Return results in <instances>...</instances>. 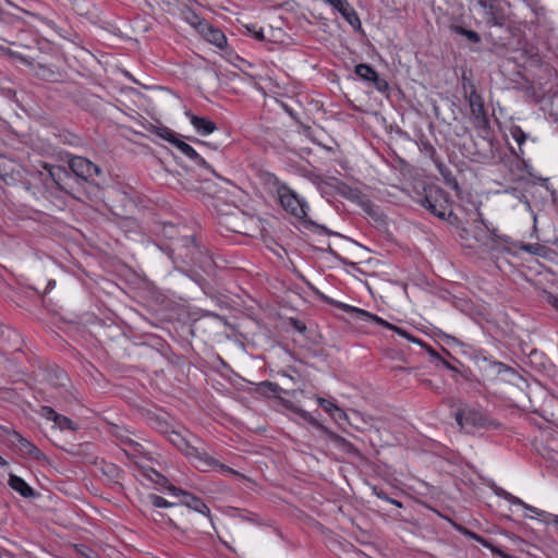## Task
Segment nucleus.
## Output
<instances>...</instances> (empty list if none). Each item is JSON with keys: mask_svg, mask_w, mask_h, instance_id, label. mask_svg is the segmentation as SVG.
Listing matches in <instances>:
<instances>
[{"mask_svg": "<svg viewBox=\"0 0 558 558\" xmlns=\"http://www.w3.org/2000/svg\"><path fill=\"white\" fill-rule=\"evenodd\" d=\"M169 440L185 456L196 468L204 470L210 466L213 460L208 457L205 450L194 444L191 439L181 436L179 433L172 432Z\"/></svg>", "mask_w": 558, "mask_h": 558, "instance_id": "1", "label": "nucleus"}, {"mask_svg": "<svg viewBox=\"0 0 558 558\" xmlns=\"http://www.w3.org/2000/svg\"><path fill=\"white\" fill-rule=\"evenodd\" d=\"M336 305L337 307H339L340 310L347 312V313H351V314H354L356 316L357 319L360 320H365V322H368V320H373L375 323H377L378 325H381L390 330H393L396 331L397 333H399L400 336L407 338L408 340L410 341H413V342H420L415 337H413L412 335H410L409 332H407L405 330L384 320L383 318L367 312V311H364L362 308H357V307H354V306H351V305H348V304H344V303H341V302H336Z\"/></svg>", "mask_w": 558, "mask_h": 558, "instance_id": "2", "label": "nucleus"}, {"mask_svg": "<svg viewBox=\"0 0 558 558\" xmlns=\"http://www.w3.org/2000/svg\"><path fill=\"white\" fill-rule=\"evenodd\" d=\"M471 90L468 96V102L471 111V120L473 125L480 130H487L489 128V120L484 107L482 96L476 92L473 84L470 85Z\"/></svg>", "mask_w": 558, "mask_h": 558, "instance_id": "3", "label": "nucleus"}, {"mask_svg": "<svg viewBox=\"0 0 558 558\" xmlns=\"http://www.w3.org/2000/svg\"><path fill=\"white\" fill-rule=\"evenodd\" d=\"M420 204L434 216L446 219L448 211V202L446 194L440 189H430L420 201Z\"/></svg>", "mask_w": 558, "mask_h": 558, "instance_id": "4", "label": "nucleus"}, {"mask_svg": "<svg viewBox=\"0 0 558 558\" xmlns=\"http://www.w3.org/2000/svg\"><path fill=\"white\" fill-rule=\"evenodd\" d=\"M281 206L294 216L298 220H304L307 216L308 205L300 198L292 190L282 189L279 191Z\"/></svg>", "mask_w": 558, "mask_h": 558, "instance_id": "5", "label": "nucleus"}, {"mask_svg": "<svg viewBox=\"0 0 558 558\" xmlns=\"http://www.w3.org/2000/svg\"><path fill=\"white\" fill-rule=\"evenodd\" d=\"M454 417L461 428L487 427L490 424V420L485 414L470 407L459 410Z\"/></svg>", "mask_w": 558, "mask_h": 558, "instance_id": "6", "label": "nucleus"}, {"mask_svg": "<svg viewBox=\"0 0 558 558\" xmlns=\"http://www.w3.org/2000/svg\"><path fill=\"white\" fill-rule=\"evenodd\" d=\"M69 167L77 178H81L84 181H90L100 173L98 166L81 156L71 158Z\"/></svg>", "mask_w": 558, "mask_h": 558, "instance_id": "7", "label": "nucleus"}, {"mask_svg": "<svg viewBox=\"0 0 558 558\" xmlns=\"http://www.w3.org/2000/svg\"><path fill=\"white\" fill-rule=\"evenodd\" d=\"M178 256L186 264H198L202 257V250L196 244L194 238L186 236L175 247Z\"/></svg>", "mask_w": 558, "mask_h": 558, "instance_id": "8", "label": "nucleus"}, {"mask_svg": "<svg viewBox=\"0 0 558 558\" xmlns=\"http://www.w3.org/2000/svg\"><path fill=\"white\" fill-rule=\"evenodd\" d=\"M168 492L171 493L175 497H181L180 502L182 505L186 506L187 508H190L196 512H199L204 515H207V517L209 515L210 510L201 498H198L187 492H184L173 485L168 486Z\"/></svg>", "mask_w": 558, "mask_h": 558, "instance_id": "9", "label": "nucleus"}, {"mask_svg": "<svg viewBox=\"0 0 558 558\" xmlns=\"http://www.w3.org/2000/svg\"><path fill=\"white\" fill-rule=\"evenodd\" d=\"M196 29L207 41L219 48H222L227 43L225 34L220 29L213 27L206 21H198Z\"/></svg>", "mask_w": 558, "mask_h": 558, "instance_id": "10", "label": "nucleus"}, {"mask_svg": "<svg viewBox=\"0 0 558 558\" xmlns=\"http://www.w3.org/2000/svg\"><path fill=\"white\" fill-rule=\"evenodd\" d=\"M355 74L364 81L373 82L375 87L379 92H384L388 88L386 81L378 77L377 72L368 64L361 63L355 66Z\"/></svg>", "mask_w": 558, "mask_h": 558, "instance_id": "11", "label": "nucleus"}, {"mask_svg": "<svg viewBox=\"0 0 558 558\" xmlns=\"http://www.w3.org/2000/svg\"><path fill=\"white\" fill-rule=\"evenodd\" d=\"M294 413L300 415L304 421L323 432L325 435H327L331 440L335 441H343V438L339 435H336L332 433L329 428H327L325 425L320 424L310 412L299 408V407H292L291 408Z\"/></svg>", "mask_w": 558, "mask_h": 558, "instance_id": "12", "label": "nucleus"}, {"mask_svg": "<svg viewBox=\"0 0 558 558\" xmlns=\"http://www.w3.org/2000/svg\"><path fill=\"white\" fill-rule=\"evenodd\" d=\"M185 114L199 135H208L217 129L216 124L205 117L195 116L190 111L185 112Z\"/></svg>", "mask_w": 558, "mask_h": 558, "instance_id": "13", "label": "nucleus"}, {"mask_svg": "<svg viewBox=\"0 0 558 558\" xmlns=\"http://www.w3.org/2000/svg\"><path fill=\"white\" fill-rule=\"evenodd\" d=\"M11 441L17 446L19 450L25 454H28L35 459H41L44 457L43 452L31 441L24 438L19 433H14L13 439Z\"/></svg>", "mask_w": 558, "mask_h": 558, "instance_id": "14", "label": "nucleus"}, {"mask_svg": "<svg viewBox=\"0 0 558 558\" xmlns=\"http://www.w3.org/2000/svg\"><path fill=\"white\" fill-rule=\"evenodd\" d=\"M8 485L24 498L36 497V492L20 476L10 474Z\"/></svg>", "mask_w": 558, "mask_h": 558, "instance_id": "15", "label": "nucleus"}, {"mask_svg": "<svg viewBox=\"0 0 558 558\" xmlns=\"http://www.w3.org/2000/svg\"><path fill=\"white\" fill-rule=\"evenodd\" d=\"M174 146L184 154L187 158L196 162L197 165L202 167H208L206 160L199 156V154L187 143L178 140L174 142Z\"/></svg>", "mask_w": 558, "mask_h": 558, "instance_id": "16", "label": "nucleus"}, {"mask_svg": "<svg viewBox=\"0 0 558 558\" xmlns=\"http://www.w3.org/2000/svg\"><path fill=\"white\" fill-rule=\"evenodd\" d=\"M487 15V23L493 26H504L506 23V16L504 14L502 9L499 7L497 2L492 5V9L485 11Z\"/></svg>", "mask_w": 558, "mask_h": 558, "instance_id": "17", "label": "nucleus"}, {"mask_svg": "<svg viewBox=\"0 0 558 558\" xmlns=\"http://www.w3.org/2000/svg\"><path fill=\"white\" fill-rule=\"evenodd\" d=\"M45 169L48 171L50 179L56 183V185L60 190H64L63 179L69 177L68 170L60 166H45Z\"/></svg>", "mask_w": 558, "mask_h": 558, "instance_id": "18", "label": "nucleus"}, {"mask_svg": "<svg viewBox=\"0 0 558 558\" xmlns=\"http://www.w3.org/2000/svg\"><path fill=\"white\" fill-rule=\"evenodd\" d=\"M148 507V505L146 506ZM145 515L154 521L155 523H158L160 525H174L172 519L168 515H166L165 513H162L160 510L158 509H149V508H146L145 509Z\"/></svg>", "mask_w": 558, "mask_h": 558, "instance_id": "19", "label": "nucleus"}, {"mask_svg": "<svg viewBox=\"0 0 558 558\" xmlns=\"http://www.w3.org/2000/svg\"><path fill=\"white\" fill-rule=\"evenodd\" d=\"M149 131L151 133L156 134L157 136L163 138L165 141L171 143L172 145H174V142L179 140L177 137L175 133L166 126L158 128V126L151 125Z\"/></svg>", "mask_w": 558, "mask_h": 558, "instance_id": "20", "label": "nucleus"}, {"mask_svg": "<svg viewBox=\"0 0 558 558\" xmlns=\"http://www.w3.org/2000/svg\"><path fill=\"white\" fill-rule=\"evenodd\" d=\"M53 423L54 426L58 427L60 430H77V425L72 420L59 413L54 418Z\"/></svg>", "mask_w": 558, "mask_h": 558, "instance_id": "21", "label": "nucleus"}, {"mask_svg": "<svg viewBox=\"0 0 558 558\" xmlns=\"http://www.w3.org/2000/svg\"><path fill=\"white\" fill-rule=\"evenodd\" d=\"M147 502L153 507L151 509H158V510L160 508H169V507L177 506L175 502L168 501L165 498H162L158 495H155V494H150L147 496Z\"/></svg>", "mask_w": 558, "mask_h": 558, "instance_id": "22", "label": "nucleus"}, {"mask_svg": "<svg viewBox=\"0 0 558 558\" xmlns=\"http://www.w3.org/2000/svg\"><path fill=\"white\" fill-rule=\"evenodd\" d=\"M451 29L459 35L465 36L471 43L477 44L481 41V36L475 31L465 29L459 25L451 26Z\"/></svg>", "mask_w": 558, "mask_h": 558, "instance_id": "23", "label": "nucleus"}, {"mask_svg": "<svg viewBox=\"0 0 558 558\" xmlns=\"http://www.w3.org/2000/svg\"><path fill=\"white\" fill-rule=\"evenodd\" d=\"M342 17L353 27L361 28V21L352 7H349L348 11L342 12Z\"/></svg>", "mask_w": 558, "mask_h": 558, "instance_id": "24", "label": "nucleus"}, {"mask_svg": "<svg viewBox=\"0 0 558 558\" xmlns=\"http://www.w3.org/2000/svg\"><path fill=\"white\" fill-rule=\"evenodd\" d=\"M496 494H497L499 497H501V498L506 499L507 501H509V502H511V504H513V505H519V506H521V507H524V505H525V502H524L523 500H521L520 498H518V497L513 496L512 494H510V493L506 492V490H505V489H502V488L497 489V490H496Z\"/></svg>", "mask_w": 558, "mask_h": 558, "instance_id": "25", "label": "nucleus"}, {"mask_svg": "<svg viewBox=\"0 0 558 558\" xmlns=\"http://www.w3.org/2000/svg\"><path fill=\"white\" fill-rule=\"evenodd\" d=\"M317 402L327 413H329L333 417V420H337V416L333 412L338 405H336L330 400L320 397L317 398Z\"/></svg>", "mask_w": 558, "mask_h": 558, "instance_id": "26", "label": "nucleus"}, {"mask_svg": "<svg viewBox=\"0 0 558 558\" xmlns=\"http://www.w3.org/2000/svg\"><path fill=\"white\" fill-rule=\"evenodd\" d=\"M39 414L49 420V421H54V418L57 417L58 413L50 407H47V405H44L40 408L39 410Z\"/></svg>", "mask_w": 558, "mask_h": 558, "instance_id": "27", "label": "nucleus"}, {"mask_svg": "<svg viewBox=\"0 0 558 558\" xmlns=\"http://www.w3.org/2000/svg\"><path fill=\"white\" fill-rule=\"evenodd\" d=\"M333 9H336L341 15L342 12L348 11L351 4L347 0H333L330 4Z\"/></svg>", "mask_w": 558, "mask_h": 558, "instance_id": "28", "label": "nucleus"}, {"mask_svg": "<svg viewBox=\"0 0 558 558\" xmlns=\"http://www.w3.org/2000/svg\"><path fill=\"white\" fill-rule=\"evenodd\" d=\"M374 493L375 495L380 498V499H384V500H387L393 505H396L397 507L401 508L402 507V504L396 499H390L387 494L383 490V489H378V488H374Z\"/></svg>", "mask_w": 558, "mask_h": 558, "instance_id": "29", "label": "nucleus"}, {"mask_svg": "<svg viewBox=\"0 0 558 558\" xmlns=\"http://www.w3.org/2000/svg\"><path fill=\"white\" fill-rule=\"evenodd\" d=\"M523 508L526 509L527 511L536 514V515L544 517V518L550 519L553 521V517H551L553 514L551 513H547V512H545V511H543L541 509H537V508H535L533 506H530L527 504H525Z\"/></svg>", "mask_w": 558, "mask_h": 558, "instance_id": "30", "label": "nucleus"}, {"mask_svg": "<svg viewBox=\"0 0 558 558\" xmlns=\"http://www.w3.org/2000/svg\"><path fill=\"white\" fill-rule=\"evenodd\" d=\"M154 475H155V477H151V480L155 483H157V484L161 485L162 487H165V489L168 490V486L172 485L171 483H169V481L163 475L159 474L158 472H154Z\"/></svg>", "mask_w": 558, "mask_h": 558, "instance_id": "31", "label": "nucleus"}, {"mask_svg": "<svg viewBox=\"0 0 558 558\" xmlns=\"http://www.w3.org/2000/svg\"><path fill=\"white\" fill-rule=\"evenodd\" d=\"M513 138L517 141V143L519 145L523 144L525 138H526V135L524 134V132L520 129V128H515L512 132H511Z\"/></svg>", "mask_w": 558, "mask_h": 558, "instance_id": "32", "label": "nucleus"}, {"mask_svg": "<svg viewBox=\"0 0 558 558\" xmlns=\"http://www.w3.org/2000/svg\"><path fill=\"white\" fill-rule=\"evenodd\" d=\"M307 178L313 184L317 186H320L323 183H327L326 179L320 174L310 173Z\"/></svg>", "mask_w": 558, "mask_h": 558, "instance_id": "33", "label": "nucleus"}, {"mask_svg": "<svg viewBox=\"0 0 558 558\" xmlns=\"http://www.w3.org/2000/svg\"><path fill=\"white\" fill-rule=\"evenodd\" d=\"M464 534H465V535H468V536H470L471 538L475 539L476 542H478V543L483 544V545H484V546H486V547H488V546H489V544H488V542H487L486 539H484L482 536H480V535H477V534H475V533H473V532H470V531H466V530H465V531H464Z\"/></svg>", "mask_w": 558, "mask_h": 558, "instance_id": "34", "label": "nucleus"}, {"mask_svg": "<svg viewBox=\"0 0 558 558\" xmlns=\"http://www.w3.org/2000/svg\"><path fill=\"white\" fill-rule=\"evenodd\" d=\"M186 21L193 25L195 28L198 24V21H203L202 19H199V16H197L195 13L191 12L186 17Z\"/></svg>", "mask_w": 558, "mask_h": 558, "instance_id": "35", "label": "nucleus"}, {"mask_svg": "<svg viewBox=\"0 0 558 558\" xmlns=\"http://www.w3.org/2000/svg\"><path fill=\"white\" fill-rule=\"evenodd\" d=\"M478 5L484 9V11H487L488 9H492V5L496 2L495 0H476Z\"/></svg>", "mask_w": 558, "mask_h": 558, "instance_id": "36", "label": "nucleus"}, {"mask_svg": "<svg viewBox=\"0 0 558 558\" xmlns=\"http://www.w3.org/2000/svg\"><path fill=\"white\" fill-rule=\"evenodd\" d=\"M337 416V420L336 421H339V420H347L348 418V415L347 413L340 409L339 407L336 408L335 412H333Z\"/></svg>", "mask_w": 558, "mask_h": 558, "instance_id": "37", "label": "nucleus"}, {"mask_svg": "<svg viewBox=\"0 0 558 558\" xmlns=\"http://www.w3.org/2000/svg\"><path fill=\"white\" fill-rule=\"evenodd\" d=\"M520 247L523 251H526V252H530V253H535V247H534L533 244H524V245H521Z\"/></svg>", "mask_w": 558, "mask_h": 558, "instance_id": "38", "label": "nucleus"}, {"mask_svg": "<svg viewBox=\"0 0 558 558\" xmlns=\"http://www.w3.org/2000/svg\"><path fill=\"white\" fill-rule=\"evenodd\" d=\"M254 37L258 40H264L265 39V36H264V33L263 31H258V32H255L254 33Z\"/></svg>", "mask_w": 558, "mask_h": 558, "instance_id": "39", "label": "nucleus"}, {"mask_svg": "<svg viewBox=\"0 0 558 558\" xmlns=\"http://www.w3.org/2000/svg\"><path fill=\"white\" fill-rule=\"evenodd\" d=\"M227 471H228L229 473H231V474H234V475L241 476L239 472H236V471H234V470H232V469H230V468H228V469H227Z\"/></svg>", "mask_w": 558, "mask_h": 558, "instance_id": "40", "label": "nucleus"}, {"mask_svg": "<svg viewBox=\"0 0 558 558\" xmlns=\"http://www.w3.org/2000/svg\"><path fill=\"white\" fill-rule=\"evenodd\" d=\"M553 517V523L558 527V515H551Z\"/></svg>", "mask_w": 558, "mask_h": 558, "instance_id": "41", "label": "nucleus"}, {"mask_svg": "<svg viewBox=\"0 0 558 558\" xmlns=\"http://www.w3.org/2000/svg\"><path fill=\"white\" fill-rule=\"evenodd\" d=\"M7 461L0 456V465H5Z\"/></svg>", "mask_w": 558, "mask_h": 558, "instance_id": "42", "label": "nucleus"}, {"mask_svg": "<svg viewBox=\"0 0 558 558\" xmlns=\"http://www.w3.org/2000/svg\"><path fill=\"white\" fill-rule=\"evenodd\" d=\"M58 378H59V379H65V380L68 379V378H66V376H65L64 374L59 375V376H58Z\"/></svg>", "mask_w": 558, "mask_h": 558, "instance_id": "43", "label": "nucleus"}, {"mask_svg": "<svg viewBox=\"0 0 558 558\" xmlns=\"http://www.w3.org/2000/svg\"><path fill=\"white\" fill-rule=\"evenodd\" d=\"M44 77H47V75L45 73L41 74ZM53 75V72H50L48 77L52 76Z\"/></svg>", "mask_w": 558, "mask_h": 558, "instance_id": "44", "label": "nucleus"}, {"mask_svg": "<svg viewBox=\"0 0 558 558\" xmlns=\"http://www.w3.org/2000/svg\"><path fill=\"white\" fill-rule=\"evenodd\" d=\"M5 161H7V159L4 157H0V163L5 162Z\"/></svg>", "mask_w": 558, "mask_h": 558, "instance_id": "45", "label": "nucleus"}, {"mask_svg": "<svg viewBox=\"0 0 558 558\" xmlns=\"http://www.w3.org/2000/svg\"><path fill=\"white\" fill-rule=\"evenodd\" d=\"M326 3L331 4L333 0H324Z\"/></svg>", "mask_w": 558, "mask_h": 558, "instance_id": "46", "label": "nucleus"}, {"mask_svg": "<svg viewBox=\"0 0 558 558\" xmlns=\"http://www.w3.org/2000/svg\"><path fill=\"white\" fill-rule=\"evenodd\" d=\"M191 439H194L196 442H199V440L195 436H193Z\"/></svg>", "mask_w": 558, "mask_h": 558, "instance_id": "47", "label": "nucleus"}]
</instances>
